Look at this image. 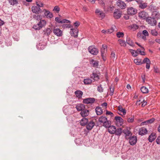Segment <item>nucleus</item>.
Here are the masks:
<instances>
[{
	"instance_id": "f257e3e1",
	"label": "nucleus",
	"mask_w": 160,
	"mask_h": 160,
	"mask_svg": "<svg viewBox=\"0 0 160 160\" xmlns=\"http://www.w3.org/2000/svg\"><path fill=\"white\" fill-rule=\"evenodd\" d=\"M98 121L100 124L102 125L106 128H107L111 124L110 122L108 120L107 118L103 116L99 118Z\"/></svg>"
},
{
	"instance_id": "f03ea898",
	"label": "nucleus",
	"mask_w": 160,
	"mask_h": 160,
	"mask_svg": "<svg viewBox=\"0 0 160 160\" xmlns=\"http://www.w3.org/2000/svg\"><path fill=\"white\" fill-rule=\"evenodd\" d=\"M46 24V22L44 20H40L36 25H34L33 28L35 30L41 29Z\"/></svg>"
},
{
	"instance_id": "7ed1b4c3",
	"label": "nucleus",
	"mask_w": 160,
	"mask_h": 160,
	"mask_svg": "<svg viewBox=\"0 0 160 160\" xmlns=\"http://www.w3.org/2000/svg\"><path fill=\"white\" fill-rule=\"evenodd\" d=\"M89 52L93 55H96L98 53V50L93 46H90L88 48Z\"/></svg>"
},
{
	"instance_id": "20e7f679",
	"label": "nucleus",
	"mask_w": 160,
	"mask_h": 160,
	"mask_svg": "<svg viewBox=\"0 0 160 160\" xmlns=\"http://www.w3.org/2000/svg\"><path fill=\"white\" fill-rule=\"evenodd\" d=\"M116 5L121 9H124L126 7V4L124 1L118 0L116 2Z\"/></svg>"
},
{
	"instance_id": "39448f33",
	"label": "nucleus",
	"mask_w": 160,
	"mask_h": 160,
	"mask_svg": "<svg viewBox=\"0 0 160 160\" xmlns=\"http://www.w3.org/2000/svg\"><path fill=\"white\" fill-rule=\"evenodd\" d=\"M44 12V16L48 18H51L53 17L52 13L50 12L49 11L44 9L43 11Z\"/></svg>"
},
{
	"instance_id": "423d86ee",
	"label": "nucleus",
	"mask_w": 160,
	"mask_h": 160,
	"mask_svg": "<svg viewBox=\"0 0 160 160\" xmlns=\"http://www.w3.org/2000/svg\"><path fill=\"white\" fill-rule=\"evenodd\" d=\"M146 22L152 26L155 25L157 23L155 19L153 18H152L151 17H149L147 18L146 19Z\"/></svg>"
},
{
	"instance_id": "0eeeda50",
	"label": "nucleus",
	"mask_w": 160,
	"mask_h": 160,
	"mask_svg": "<svg viewBox=\"0 0 160 160\" xmlns=\"http://www.w3.org/2000/svg\"><path fill=\"white\" fill-rule=\"evenodd\" d=\"M127 13L128 15H135L137 13V10L132 7H130L128 8Z\"/></svg>"
},
{
	"instance_id": "6e6552de",
	"label": "nucleus",
	"mask_w": 160,
	"mask_h": 160,
	"mask_svg": "<svg viewBox=\"0 0 160 160\" xmlns=\"http://www.w3.org/2000/svg\"><path fill=\"white\" fill-rule=\"evenodd\" d=\"M129 139V142L131 145H133L136 143L137 141V138L136 136H133L130 137Z\"/></svg>"
},
{
	"instance_id": "1a4fd4ad",
	"label": "nucleus",
	"mask_w": 160,
	"mask_h": 160,
	"mask_svg": "<svg viewBox=\"0 0 160 160\" xmlns=\"http://www.w3.org/2000/svg\"><path fill=\"white\" fill-rule=\"evenodd\" d=\"M53 32L58 37L61 36L62 35V31L58 28H54L53 30Z\"/></svg>"
},
{
	"instance_id": "9d476101",
	"label": "nucleus",
	"mask_w": 160,
	"mask_h": 160,
	"mask_svg": "<svg viewBox=\"0 0 160 160\" xmlns=\"http://www.w3.org/2000/svg\"><path fill=\"white\" fill-rule=\"evenodd\" d=\"M95 13L98 17L102 19L105 16V13L103 12L98 9H96Z\"/></svg>"
},
{
	"instance_id": "9b49d317",
	"label": "nucleus",
	"mask_w": 160,
	"mask_h": 160,
	"mask_svg": "<svg viewBox=\"0 0 160 160\" xmlns=\"http://www.w3.org/2000/svg\"><path fill=\"white\" fill-rule=\"evenodd\" d=\"M148 16V13L144 11L138 13L139 17L142 19H145Z\"/></svg>"
},
{
	"instance_id": "f8f14e48",
	"label": "nucleus",
	"mask_w": 160,
	"mask_h": 160,
	"mask_svg": "<svg viewBox=\"0 0 160 160\" xmlns=\"http://www.w3.org/2000/svg\"><path fill=\"white\" fill-rule=\"evenodd\" d=\"M123 132L126 135L125 138L127 139H128L130 136H131L132 134L131 132L129 130V128H127L126 130L123 131Z\"/></svg>"
},
{
	"instance_id": "ddd939ff",
	"label": "nucleus",
	"mask_w": 160,
	"mask_h": 160,
	"mask_svg": "<svg viewBox=\"0 0 160 160\" xmlns=\"http://www.w3.org/2000/svg\"><path fill=\"white\" fill-rule=\"evenodd\" d=\"M121 13L118 9H116L113 13V16L116 19H118L121 17Z\"/></svg>"
},
{
	"instance_id": "4468645a",
	"label": "nucleus",
	"mask_w": 160,
	"mask_h": 160,
	"mask_svg": "<svg viewBox=\"0 0 160 160\" xmlns=\"http://www.w3.org/2000/svg\"><path fill=\"white\" fill-rule=\"evenodd\" d=\"M107 128H108V131L111 134H114L116 132V128L115 126H110Z\"/></svg>"
},
{
	"instance_id": "2eb2a0df",
	"label": "nucleus",
	"mask_w": 160,
	"mask_h": 160,
	"mask_svg": "<svg viewBox=\"0 0 160 160\" xmlns=\"http://www.w3.org/2000/svg\"><path fill=\"white\" fill-rule=\"evenodd\" d=\"M32 10L33 12L38 13L41 12V9L37 6H33L32 7Z\"/></svg>"
},
{
	"instance_id": "dca6fc26",
	"label": "nucleus",
	"mask_w": 160,
	"mask_h": 160,
	"mask_svg": "<svg viewBox=\"0 0 160 160\" xmlns=\"http://www.w3.org/2000/svg\"><path fill=\"white\" fill-rule=\"evenodd\" d=\"M95 101L94 98H89L85 99L83 100V102L84 103L89 104L93 103Z\"/></svg>"
},
{
	"instance_id": "f3484780",
	"label": "nucleus",
	"mask_w": 160,
	"mask_h": 160,
	"mask_svg": "<svg viewBox=\"0 0 160 160\" xmlns=\"http://www.w3.org/2000/svg\"><path fill=\"white\" fill-rule=\"evenodd\" d=\"M94 125V122L92 121H90L87 124L86 128L88 130H91Z\"/></svg>"
},
{
	"instance_id": "a211bd4d",
	"label": "nucleus",
	"mask_w": 160,
	"mask_h": 160,
	"mask_svg": "<svg viewBox=\"0 0 160 160\" xmlns=\"http://www.w3.org/2000/svg\"><path fill=\"white\" fill-rule=\"evenodd\" d=\"M147 132V130L146 128H141L139 129L138 134L141 136L143 135Z\"/></svg>"
},
{
	"instance_id": "6ab92c4d",
	"label": "nucleus",
	"mask_w": 160,
	"mask_h": 160,
	"mask_svg": "<svg viewBox=\"0 0 160 160\" xmlns=\"http://www.w3.org/2000/svg\"><path fill=\"white\" fill-rule=\"evenodd\" d=\"M107 50V46L106 45H102L101 48V55L106 54Z\"/></svg>"
},
{
	"instance_id": "aec40b11",
	"label": "nucleus",
	"mask_w": 160,
	"mask_h": 160,
	"mask_svg": "<svg viewBox=\"0 0 160 160\" xmlns=\"http://www.w3.org/2000/svg\"><path fill=\"white\" fill-rule=\"evenodd\" d=\"M117 122L121 126L123 124V120L120 117L117 116L115 118Z\"/></svg>"
},
{
	"instance_id": "412c9836",
	"label": "nucleus",
	"mask_w": 160,
	"mask_h": 160,
	"mask_svg": "<svg viewBox=\"0 0 160 160\" xmlns=\"http://www.w3.org/2000/svg\"><path fill=\"white\" fill-rule=\"evenodd\" d=\"M76 108L78 111H82L85 108V106L83 104H78L76 106Z\"/></svg>"
},
{
	"instance_id": "4be33fe9",
	"label": "nucleus",
	"mask_w": 160,
	"mask_h": 160,
	"mask_svg": "<svg viewBox=\"0 0 160 160\" xmlns=\"http://www.w3.org/2000/svg\"><path fill=\"white\" fill-rule=\"evenodd\" d=\"M156 137V134L154 133H152L149 137L148 140L149 142H152L155 139Z\"/></svg>"
},
{
	"instance_id": "5701e85b",
	"label": "nucleus",
	"mask_w": 160,
	"mask_h": 160,
	"mask_svg": "<svg viewBox=\"0 0 160 160\" xmlns=\"http://www.w3.org/2000/svg\"><path fill=\"white\" fill-rule=\"evenodd\" d=\"M78 31L77 30L73 29H71L70 31V33L72 36L74 37H76L78 36Z\"/></svg>"
},
{
	"instance_id": "b1692460",
	"label": "nucleus",
	"mask_w": 160,
	"mask_h": 160,
	"mask_svg": "<svg viewBox=\"0 0 160 160\" xmlns=\"http://www.w3.org/2000/svg\"><path fill=\"white\" fill-rule=\"evenodd\" d=\"M89 111L87 110H82L80 114L82 117H85L88 116L89 114Z\"/></svg>"
},
{
	"instance_id": "393cba45",
	"label": "nucleus",
	"mask_w": 160,
	"mask_h": 160,
	"mask_svg": "<svg viewBox=\"0 0 160 160\" xmlns=\"http://www.w3.org/2000/svg\"><path fill=\"white\" fill-rule=\"evenodd\" d=\"M96 112L98 115H101L103 112V111L101 108L97 107L95 109Z\"/></svg>"
},
{
	"instance_id": "a878e982",
	"label": "nucleus",
	"mask_w": 160,
	"mask_h": 160,
	"mask_svg": "<svg viewBox=\"0 0 160 160\" xmlns=\"http://www.w3.org/2000/svg\"><path fill=\"white\" fill-rule=\"evenodd\" d=\"M154 120L155 119L154 118H152L147 121L142 122L141 124L142 125H144L149 123H151L154 122Z\"/></svg>"
},
{
	"instance_id": "bb28decb",
	"label": "nucleus",
	"mask_w": 160,
	"mask_h": 160,
	"mask_svg": "<svg viewBox=\"0 0 160 160\" xmlns=\"http://www.w3.org/2000/svg\"><path fill=\"white\" fill-rule=\"evenodd\" d=\"M91 78H93L95 81H98L99 79V76L96 73H93L92 75H91Z\"/></svg>"
},
{
	"instance_id": "cd10ccee",
	"label": "nucleus",
	"mask_w": 160,
	"mask_h": 160,
	"mask_svg": "<svg viewBox=\"0 0 160 160\" xmlns=\"http://www.w3.org/2000/svg\"><path fill=\"white\" fill-rule=\"evenodd\" d=\"M88 121V120L87 118H83L80 121V124L82 126H85L87 123Z\"/></svg>"
},
{
	"instance_id": "c85d7f7f",
	"label": "nucleus",
	"mask_w": 160,
	"mask_h": 160,
	"mask_svg": "<svg viewBox=\"0 0 160 160\" xmlns=\"http://www.w3.org/2000/svg\"><path fill=\"white\" fill-rule=\"evenodd\" d=\"M152 15L153 17L157 19L160 18V14L156 11L153 12Z\"/></svg>"
},
{
	"instance_id": "c756f323",
	"label": "nucleus",
	"mask_w": 160,
	"mask_h": 160,
	"mask_svg": "<svg viewBox=\"0 0 160 160\" xmlns=\"http://www.w3.org/2000/svg\"><path fill=\"white\" fill-rule=\"evenodd\" d=\"M138 26L136 24H133L129 26V28L132 30L133 31H135L138 28Z\"/></svg>"
},
{
	"instance_id": "7c9ffc66",
	"label": "nucleus",
	"mask_w": 160,
	"mask_h": 160,
	"mask_svg": "<svg viewBox=\"0 0 160 160\" xmlns=\"http://www.w3.org/2000/svg\"><path fill=\"white\" fill-rule=\"evenodd\" d=\"M127 43L130 46L133 47L134 46V43L129 37H127L126 39Z\"/></svg>"
},
{
	"instance_id": "2f4dec72",
	"label": "nucleus",
	"mask_w": 160,
	"mask_h": 160,
	"mask_svg": "<svg viewBox=\"0 0 160 160\" xmlns=\"http://www.w3.org/2000/svg\"><path fill=\"white\" fill-rule=\"evenodd\" d=\"M141 92L144 93H147L148 92V88L146 87L143 86L141 88Z\"/></svg>"
},
{
	"instance_id": "473e14b6",
	"label": "nucleus",
	"mask_w": 160,
	"mask_h": 160,
	"mask_svg": "<svg viewBox=\"0 0 160 160\" xmlns=\"http://www.w3.org/2000/svg\"><path fill=\"white\" fill-rule=\"evenodd\" d=\"M75 94L77 97L80 98L82 97V92L81 91H77L75 92Z\"/></svg>"
},
{
	"instance_id": "72a5a7b5",
	"label": "nucleus",
	"mask_w": 160,
	"mask_h": 160,
	"mask_svg": "<svg viewBox=\"0 0 160 160\" xmlns=\"http://www.w3.org/2000/svg\"><path fill=\"white\" fill-rule=\"evenodd\" d=\"M118 110L120 112H122L123 115L126 114V111L121 106H119L118 107Z\"/></svg>"
},
{
	"instance_id": "f704fd0d",
	"label": "nucleus",
	"mask_w": 160,
	"mask_h": 160,
	"mask_svg": "<svg viewBox=\"0 0 160 160\" xmlns=\"http://www.w3.org/2000/svg\"><path fill=\"white\" fill-rule=\"evenodd\" d=\"M118 42L121 46L125 47L126 46V42L125 41L122 40H119Z\"/></svg>"
},
{
	"instance_id": "c9c22d12",
	"label": "nucleus",
	"mask_w": 160,
	"mask_h": 160,
	"mask_svg": "<svg viewBox=\"0 0 160 160\" xmlns=\"http://www.w3.org/2000/svg\"><path fill=\"white\" fill-rule=\"evenodd\" d=\"M83 82L85 84H89L92 82V81L89 78H87L84 80Z\"/></svg>"
},
{
	"instance_id": "e433bc0d",
	"label": "nucleus",
	"mask_w": 160,
	"mask_h": 160,
	"mask_svg": "<svg viewBox=\"0 0 160 160\" xmlns=\"http://www.w3.org/2000/svg\"><path fill=\"white\" fill-rule=\"evenodd\" d=\"M91 64H92L94 67H97L98 65V62L97 61L92 60L91 61Z\"/></svg>"
},
{
	"instance_id": "4c0bfd02",
	"label": "nucleus",
	"mask_w": 160,
	"mask_h": 160,
	"mask_svg": "<svg viewBox=\"0 0 160 160\" xmlns=\"http://www.w3.org/2000/svg\"><path fill=\"white\" fill-rule=\"evenodd\" d=\"M33 18L38 21H40L42 19V16L40 15H36L33 16Z\"/></svg>"
},
{
	"instance_id": "58836bf2",
	"label": "nucleus",
	"mask_w": 160,
	"mask_h": 160,
	"mask_svg": "<svg viewBox=\"0 0 160 160\" xmlns=\"http://www.w3.org/2000/svg\"><path fill=\"white\" fill-rule=\"evenodd\" d=\"M134 62L137 65H141L143 64V62H141V59H136L134 60Z\"/></svg>"
},
{
	"instance_id": "ea45409f",
	"label": "nucleus",
	"mask_w": 160,
	"mask_h": 160,
	"mask_svg": "<svg viewBox=\"0 0 160 160\" xmlns=\"http://www.w3.org/2000/svg\"><path fill=\"white\" fill-rule=\"evenodd\" d=\"M10 5H14L18 3L17 0H8Z\"/></svg>"
},
{
	"instance_id": "a19ab883",
	"label": "nucleus",
	"mask_w": 160,
	"mask_h": 160,
	"mask_svg": "<svg viewBox=\"0 0 160 160\" xmlns=\"http://www.w3.org/2000/svg\"><path fill=\"white\" fill-rule=\"evenodd\" d=\"M130 52L131 53L132 56L134 57L137 56L138 54V53L137 51H136L134 50L131 49L130 50Z\"/></svg>"
},
{
	"instance_id": "79ce46f5",
	"label": "nucleus",
	"mask_w": 160,
	"mask_h": 160,
	"mask_svg": "<svg viewBox=\"0 0 160 160\" xmlns=\"http://www.w3.org/2000/svg\"><path fill=\"white\" fill-rule=\"evenodd\" d=\"M110 58L113 61H114V60H116L117 58L116 57V55L115 53L114 52H111V54Z\"/></svg>"
},
{
	"instance_id": "37998d69",
	"label": "nucleus",
	"mask_w": 160,
	"mask_h": 160,
	"mask_svg": "<svg viewBox=\"0 0 160 160\" xmlns=\"http://www.w3.org/2000/svg\"><path fill=\"white\" fill-rule=\"evenodd\" d=\"M147 4L146 3H140V4L139 5V7L142 9H144L147 7Z\"/></svg>"
},
{
	"instance_id": "c03bdc74",
	"label": "nucleus",
	"mask_w": 160,
	"mask_h": 160,
	"mask_svg": "<svg viewBox=\"0 0 160 160\" xmlns=\"http://www.w3.org/2000/svg\"><path fill=\"white\" fill-rule=\"evenodd\" d=\"M122 132V129L119 128L117 129H116V132H115L116 134L117 135H119L121 134Z\"/></svg>"
},
{
	"instance_id": "a18cd8bd",
	"label": "nucleus",
	"mask_w": 160,
	"mask_h": 160,
	"mask_svg": "<svg viewBox=\"0 0 160 160\" xmlns=\"http://www.w3.org/2000/svg\"><path fill=\"white\" fill-rule=\"evenodd\" d=\"M151 34L152 35L156 36L158 35L156 29H152L151 30Z\"/></svg>"
},
{
	"instance_id": "49530a36",
	"label": "nucleus",
	"mask_w": 160,
	"mask_h": 160,
	"mask_svg": "<svg viewBox=\"0 0 160 160\" xmlns=\"http://www.w3.org/2000/svg\"><path fill=\"white\" fill-rule=\"evenodd\" d=\"M36 4L38 7H43V3L41 2H36Z\"/></svg>"
},
{
	"instance_id": "de8ad7c7",
	"label": "nucleus",
	"mask_w": 160,
	"mask_h": 160,
	"mask_svg": "<svg viewBox=\"0 0 160 160\" xmlns=\"http://www.w3.org/2000/svg\"><path fill=\"white\" fill-rule=\"evenodd\" d=\"M134 116H131L130 118H128L127 119L128 122L129 123L132 122L134 121Z\"/></svg>"
},
{
	"instance_id": "09e8293b",
	"label": "nucleus",
	"mask_w": 160,
	"mask_h": 160,
	"mask_svg": "<svg viewBox=\"0 0 160 160\" xmlns=\"http://www.w3.org/2000/svg\"><path fill=\"white\" fill-rule=\"evenodd\" d=\"M99 4L103 8H105V3L102 0H98Z\"/></svg>"
},
{
	"instance_id": "8fccbe9b",
	"label": "nucleus",
	"mask_w": 160,
	"mask_h": 160,
	"mask_svg": "<svg viewBox=\"0 0 160 160\" xmlns=\"http://www.w3.org/2000/svg\"><path fill=\"white\" fill-rule=\"evenodd\" d=\"M52 32L51 29L50 28H47L46 30V33L48 35H49Z\"/></svg>"
},
{
	"instance_id": "3c124183",
	"label": "nucleus",
	"mask_w": 160,
	"mask_h": 160,
	"mask_svg": "<svg viewBox=\"0 0 160 160\" xmlns=\"http://www.w3.org/2000/svg\"><path fill=\"white\" fill-rule=\"evenodd\" d=\"M53 10L56 11L57 12H58L60 11V8L58 6H56L54 7Z\"/></svg>"
},
{
	"instance_id": "603ef678",
	"label": "nucleus",
	"mask_w": 160,
	"mask_h": 160,
	"mask_svg": "<svg viewBox=\"0 0 160 160\" xmlns=\"http://www.w3.org/2000/svg\"><path fill=\"white\" fill-rule=\"evenodd\" d=\"M124 35L123 33L121 32H118L117 33V36L118 38L122 37Z\"/></svg>"
},
{
	"instance_id": "864d4df0",
	"label": "nucleus",
	"mask_w": 160,
	"mask_h": 160,
	"mask_svg": "<svg viewBox=\"0 0 160 160\" xmlns=\"http://www.w3.org/2000/svg\"><path fill=\"white\" fill-rule=\"evenodd\" d=\"M150 62V61L149 60V59L148 58H146L144 59L142 62H143V63H148Z\"/></svg>"
},
{
	"instance_id": "5fc2aeb1",
	"label": "nucleus",
	"mask_w": 160,
	"mask_h": 160,
	"mask_svg": "<svg viewBox=\"0 0 160 160\" xmlns=\"http://www.w3.org/2000/svg\"><path fill=\"white\" fill-rule=\"evenodd\" d=\"M70 21L67 19H63V20H61L60 22V23H70Z\"/></svg>"
},
{
	"instance_id": "6e6d98bb",
	"label": "nucleus",
	"mask_w": 160,
	"mask_h": 160,
	"mask_svg": "<svg viewBox=\"0 0 160 160\" xmlns=\"http://www.w3.org/2000/svg\"><path fill=\"white\" fill-rule=\"evenodd\" d=\"M62 27L63 28H71V25L69 24H64L62 25Z\"/></svg>"
},
{
	"instance_id": "4d7b16f0",
	"label": "nucleus",
	"mask_w": 160,
	"mask_h": 160,
	"mask_svg": "<svg viewBox=\"0 0 160 160\" xmlns=\"http://www.w3.org/2000/svg\"><path fill=\"white\" fill-rule=\"evenodd\" d=\"M98 90L100 92H102L103 91V89L101 85L98 86Z\"/></svg>"
},
{
	"instance_id": "13d9d810",
	"label": "nucleus",
	"mask_w": 160,
	"mask_h": 160,
	"mask_svg": "<svg viewBox=\"0 0 160 160\" xmlns=\"http://www.w3.org/2000/svg\"><path fill=\"white\" fill-rule=\"evenodd\" d=\"M110 93L111 95H112L113 94L114 88L112 87H111L110 88Z\"/></svg>"
},
{
	"instance_id": "bf43d9fd",
	"label": "nucleus",
	"mask_w": 160,
	"mask_h": 160,
	"mask_svg": "<svg viewBox=\"0 0 160 160\" xmlns=\"http://www.w3.org/2000/svg\"><path fill=\"white\" fill-rule=\"evenodd\" d=\"M142 35H143L145 36H148V32L146 30H144L142 31Z\"/></svg>"
},
{
	"instance_id": "052dcab7",
	"label": "nucleus",
	"mask_w": 160,
	"mask_h": 160,
	"mask_svg": "<svg viewBox=\"0 0 160 160\" xmlns=\"http://www.w3.org/2000/svg\"><path fill=\"white\" fill-rule=\"evenodd\" d=\"M137 51L138 52H139L140 54L141 55H145V52L143 51H142L140 49H138Z\"/></svg>"
},
{
	"instance_id": "680f3d73",
	"label": "nucleus",
	"mask_w": 160,
	"mask_h": 160,
	"mask_svg": "<svg viewBox=\"0 0 160 160\" xmlns=\"http://www.w3.org/2000/svg\"><path fill=\"white\" fill-rule=\"evenodd\" d=\"M114 31V29L113 27L112 28H111L108 29L107 30L108 33H111L113 32Z\"/></svg>"
},
{
	"instance_id": "e2e57ef3",
	"label": "nucleus",
	"mask_w": 160,
	"mask_h": 160,
	"mask_svg": "<svg viewBox=\"0 0 160 160\" xmlns=\"http://www.w3.org/2000/svg\"><path fill=\"white\" fill-rule=\"evenodd\" d=\"M55 21L59 23H60L61 20L59 17H57L55 18Z\"/></svg>"
},
{
	"instance_id": "0e129e2a",
	"label": "nucleus",
	"mask_w": 160,
	"mask_h": 160,
	"mask_svg": "<svg viewBox=\"0 0 160 160\" xmlns=\"http://www.w3.org/2000/svg\"><path fill=\"white\" fill-rule=\"evenodd\" d=\"M156 142L157 144H160V136L158 137L157 139Z\"/></svg>"
},
{
	"instance_id": "69168bd1",
	"label": "nucleus",
	"mask_w": 160,
	"mask_h": 160,
	"mask_svg": "<svg viewBox=\"0 0 160 160\" xmlns=\"http://www.w3.org/2000/svg\"><path fill=\"white\" fill-rule=\"evenodd\" d=\"M74 25L75 27H78L80 25V22H79L77 21L74 23Z\"/></svg>"
},
{
	"instance_id": "338daca9",
	"label": "nucleus",
	"mask_w": 160,
	"mask_h": 160,
	"mask_svg": "<svg viewBox=\"0 0 160 160\" xmlns=\"http://www.w3.org/2000/svg\"><path fill=\"white\" fill-rule=\"evenodd\" d=\"M151 63V62H149V63H146V68L148 69H149L150 68V64Z\"/></svg>"
},
{
	"instance_id": "774afa93",
	"label": "nucleus",
	"mask_w": 160,
	"mask_h": 160,
	"mask_svg": "<svg viewBox=\"0 0 160 160\" xmlns=\"http://www.w3.org/2000/svg\"><path fill=\"white\" fill-rule=\"evenodd\" d=\"M101 56L103 61H105L106 60V54H102Z\"/></svg>"
}]
</instances>
